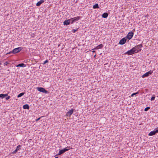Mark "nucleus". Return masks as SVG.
<instances>
[{
    "instance_id": "nucleus-1",
    "label": "nucleus",
    "mask_w": 158,
    "mask_h": 158,
    "mask_svg": "<svg viewBox=\"0 0 158 158\" xmlns=\"http://www.w3.org/2000/svg\"><path fill=\"white\" fill-rule=\"evenodd\" d=\"M22 49V48L21 47H19L18 48H15L13 50L12 52L11 51L7 53L6 54H8L11 53H13L14 54L16 53L19 52Z\"/></svg>"
},
{
    "instance_id": "nucleus-2",
    "label": "nucleus",
    "mask_w": 158,
    "mask_h": 158,
    "mask_svg": "<svg viewBox=\"0 0 158 158\" xmlns=\"http://www.w3.org/2000/svg\"><path fill=\"white\" fill-rule=\"evenodd\" d=\"M142 47V44H140L139 45H138L135 46V47H133V48H134V50H136L135 53H137L139 51H140L141 50V49L140 48Z\"/></svg>"
},
{
    "instance_id": "nucleus-3",
    "label": "nucleus",
    "mask_w": 158,
    "mask_h": 158,
    "mask_svg": "<svg viewBox=\"0 0 158 158\" xmlns=\"http://www.w3.org/2000/svg\"><path fill=\"white\" fill-rule=\"evenodd\" d=\"M135 52L136 50H134V48H132L130 50L127 51L126 53H125V54H127L128 55H130L133 54L134 53H136Z\"/></svg>"
},
{
    "instance_id": "nucleus-4",
    "label": "nucleus",
    "mask_w": 158,
    "mask_h": 158,
    "mask_svg": "<svg viewBox=\"0 0 158 158\" xmlns=\"http://www.w3.org/2000/svg\"><path fill=\"white\" fill-rule=\"evenodd\" d=\"M37 90L40 92L44 93L45 94L48 93L47 90H45L44 88L42 87H38Z\"/></svg>"
},
{
    "instance_id": "nucleus-5",
    "label": "nucleus",
    "mask_w": 158,
    "mask_h": 158,
    "mask_svg": "<svg viewBox=\"0 0 158 158\" xmlns=\"http://www.w3.org/2000/svg\"><path fill=\"white\" fill-rule=\"evenodd\" d=\"M133 33L132 31L128 33L126 37L128 40H130L133 37Z\"/></svg>"
},
{
    "instance_id": "nucleus-6",
    "label": "nucleus",
    "mask_w": 158,
    "mask_h": 158,
    "mask_svg": "<svg viewBox=\"0 0 158 158\" xmlns=\"http://www.w3.org/2000/svg\"><path fill=\"white\" fill-rule=\"evenodd\" d=\"M69 150L68 149H67L66 148H64L63 149L60 150L59 151L58 153V155H60L64 153L65 152L68 151Z\"/></svg>"
},
{
    "instance_id": "nucleus-7",
    "label": "nucleus",
    "mask_w": 158,
    "mask_h": 158,
    "mask_svg": "<svg viewBox=\"0 0 158 158\" xmlns=\"http://www.w3.org/2000/svg\"><path fill=\"white\" fill-rule=\"evenodd\" d=\"M152 72H153L152 71L150 70V71L147 72L146 73L143 75L142 77L143 78L147 77L150 74H151L152 73Z\"/></svg>"
},
{
    "instance_id": "nucleus-8",
    "label": "nucleus",
    "mask_w": 158,
    "mask_h": 158,
    "mask_svg": "<svg viewBox=\"0 0 158 158\" xmlns=\"http://www.w3.org/2000/svg\"><path fill=\"white\" fill-rule=\"evenodd\" d=\"M127 39L125 38L122 39L119 42V44L121 45L124 44L126 42Z\"/></svg>"
},
{
    "instance_id": "nucleus-9",
    "label": "nucleus",
    "mask_w": 158,
    "mask_h": 158,
    "mask_svg": "<svg viewBox=\"0 0 158 158\" xmlns=\"http://www.w3.org/2000/svg\"><path fill=\"white\" fill-rule=\"evenodd\" d=\"M73 109H72L70 110H69L68 112L66 114V115L68 117H70L71 115L73 114Z\"/></svg>"
},
{
    "instance_id": "nucleus-10",
    "label": "nucleus",
    "mask_w": 158,
    "mask_h": 158,
    "mask_svg": "<svg viewBox=\"0 0 158 158\" xmlns=\"http://www.w3.org/2000/svg\"><path fill=\"white\" fill-rule=\"evenodd\" d=\"M44 2V0H41L40 1L38 2L36 4V6H39L40 5L43 3Z\"/></svg>"
},
{
    "instance_id": "nucleus-11",
    "label": "nucleus",
    "mask_w": 158,
    "mask_h": 158,
    "mask_svg": "<svg viewBox=\"0 0 158 158\" xmlns=\"http://www.w3.org/2000/svg\"><path fill=\"white\" fill-rule=\"evenodd\" d=\"M70 23L69 20V19L65 20L64 22V25H69Z\"/></svg>"
},
{
    "instance_id": "nucleus-12",
    "label": "nucleus",
    "mask_w": 158,
    "mask_h": 158,
    "mask_svg": "<svg viewBox=\"0 0 158 158\" xmlns=\"http://www.w3.org/2000/svg\"><path fill=\"white\" fill-rule=\"evenodd\" d=\"M26 65L23 63H21L19 64L16 66L17 67H26Z\"/></svg>"
},
{
    "instance_id": "nucleus-13",
    "label": "nucleus",
    "mask_w": 158,
    "mask_h": 158,
    "mask_svg": "<svg viewBox=\"0 0 158 158\" xmlns=\"http://www.w3.org/2000/svg\"><path fill=\"white\" fill-rule=\"evenodd\" d=\"M103 46V45H102V44H101L99 45H98V46H97L94 49H99V48H102Z\"/></svg>"
},
{
    "instance_id": "nucleus-14",
    "label": "nucleus",
    "mask_w": 158,
    "mask_h": 158,
    "mask_svg": "<svg viewBox=\"0 0 158 158\" xmlns=\"http://www.w3.org/2000/svg\"><path fill=\"white\" fill-rule=\"evenodd\" d=\"M80 17L77 16L73 18V19L74 22H76L78 20L80 19Z\"/></svg>"
},
{
    "instance_id": "nucleus-15",
    "label": "nucleus",
    "mask_w": 158,
    "mask_h": 158,
    "mask_svg": "<svg viewBox=\"0 0 158 158\" xmlns=\"http://www.w3.org/2000/svg\"><path fill=\"white\" fill-rule=\"evenodd\" d=\"M108 16V14L107 13H104L102 15V17L104 18H106Z\"/></svg>"
},
{
    "instance_id": "nucleus-16",
    "label": "nucleus",
    "mask_w": 158,
    "mask_h": 158,
    "mask_svg": "<svg viewBox=\"0 0 158 158\" xmlns=\"http://www.w3.org/2000/svg\"><path fill=\"white\" fill-rule=\"evenodd\" d=\"M8 95L7 94H0V98H5Z\"/></svg>"
},
{
    "instance_id": "nucleus-17",
    "label": "nucleus",
    "mask_w": 158,
    "mask_h": 158,
    "mask_svg": "<svg viewBox=\"0 0 158 158\" xmlns=\"http://www.w3.org/2000/svg\"><path fill=\"white\" fill-rule=\"evenodd\" d=\"M156 134L155 131H151L149 134L148 135L149 136H152Z\"/></svg>"
},
{
    "instance_id": "nucleus-18",
    "label": "nucleus",
    "mask_w": 158,
    "mask_h": 158,
    "mask_svg": "<svg viewBox=\"0 0 158 158\" xmlns=\"http://www.w3.org/2000/svg\"><path fill=\"white\" fill-rule=\"evenodd\" d=\"M23 108L24 109H29V106L27 104H25L23 106Z\"/></svg>"
},
{
    "instance_id": "nucleus-19",
    "label": "nucleus",
    "mask_w": 158,
    "mask_h": 158,
    "mask_svg": "<svg viewBox=\"0 0 158 158\" xmlns=\"http://www.w3.org/2000/svg\"><path fill=\"white\" fill-rule=\"evenodd\" d=\"M99 7L98 6V4H96L93 6V8L94 9L98 8Z\"/></svg>"
},
{
    "instance_id": "nucleus-20",
    "label": "nucleus",
    "mask_w": 158,
    "mask_h": 158,
    "mask_svg": "<svg viewBox=\"0 0 158 158\" xmlns=\"http://www.w3.org/2000/svg\"><path fill=\"white\" fill-rule=\"evenodd\" d=\"M69 20L70 23L71 24H73L74 22V21L73 18L70 19H69Z\"/></svg>"
},
{
    "instance_id": "nucleus-21",
    "label": "nucleus",
    "mask_w": 158,
    "mask_h": 158,
    "mask_svg": "<svg viewBox=\"0 0 158 158\" xmlns=\"http://www.w3.org/2000/svg\"><path fill=\"white\" fill-rule=\"evenodd\" d=\"M24 94V93H22L20 94H19L17 96V97L18 98L20 97H21Z\"/></svg>"
},
{
    "instance_id": "nucleus-22",
    "label": "nucleus",
    "mask_w": 158,
    "mask_h": 158,
    "mask_svg": "<svg viewBox=\"0 0 158 158\" xmlns=\"http://www.w3.org/2000/svg\"><path fill=\"white\" fill-rule=\"evenodd\" d=\"M21 146L20 145H19L17 147L16 149H17V150L18 151V150H19V149H21Z\"/></svg>"
},
{
    "instance_id": "nucleus-23",
    "label": "nucleus",
    "mask_w": 158,
    "mask_h": 158,
    "mask_svg": "<svg viewBox=\"0 0 158 158\" xmlns=\"http://www.w3.org/2000/svg\"><path fill=\"white\" fill-rule=\"evenodd\" d=\"M155 95H153L152 96V97L151 98V101L155 99Z\"/></svg>"
},
{
    "instance_id": "nucleus-24",
    "label": "nucleus",
    "mask_w": 158,
    "mask_h": 158,
    "mask_svg": "<svg viewBox=\"0 0 158 158\" xmlns=\"http://www.w3.org/2000/svg\"><path fill=\"white\" fill-rule=\"evenodd\" d=\"M150 108L149 107H147L144 109V111H148L149 109H150Z\"/></svg>"
},
{
    "instance_id": "nucleus-25",
    "label": "nucleus",
    "mask_w": 158,
    "mask_h": 158,
    "mask_svg": "<svg viewBox=\"0 0 158 158\" xmlns=\"http://www.w3.org/2000/svg\"><path fill=\"white\" fill-rule=\"evenodd\" d=\"M48 62V60H46L45 61L44 63H43V64H46V63Z\"/></svg>"
},
{
    "instance_id": "nucleus-26",
    "label": "nucleus",
    "mask_w": 158,
    "mask_h": 158,
    "mask_svg": "<svg viewBox=\"0 0 158 158\" xmlns=\"http://www.w3.org/2000/svg\"><path fill=\"white\" fill-rule=\"evenodd\" d=\"M77 29H73V31H72V32L73 33H74V32H75L77 31Z\"/></svg>"
},
{
    "instance_id": "nucleus-27",
    "label": "nucleus",
    "mask_w": 158,
    "mask_h": 158,
    "mask_svg": "<svg viewBox=\"0 0 158 158\" xmlns=\"http://www.w3.org/2000/svg\"><path fill=\"white\" fill-rule=\"evenodd\" d=\"M156 133H157L158 132V128H157L156 129L154 130Z\"/></svg>"
},
{
    "instance_id": "nucleus-28",
    "label": "nucleus",
    "mask_w": 158,
    "mask_h": 158,
    "mask_svg": "<svg viewBox=\"0 0 158 158\" xmlns=\"http://www.w3.org/2000/svg\"><path fill=\"white\" fill-rule=\"evenodd\" d=\"M10 98V96H8L6 98V100H7L9 99Z\"/></svg>"
},
{
    "instance_id": "nucleus-29",
    "label": "nucleus",
    "mask_w": 158,
    "mask_h": 158,
    "mask_svg": "<svg viewBox=\"0 0 158 158\" xmlns=\"http://www.w3.org/2000/svg\"><path fill=\"white\" fill-rule=\"evenodd\" d=\"M138 93H133V94H131V96H133L134 95H135L136 94H138Z\"/></svg>"
},
{
    "instance_id": "nucleus-30",
    "label": "nucleus",
    "mask_w": 158,
    "mask_h": 158,
    "mask_svg": "<svg viewBox=\"0 0 158 158\" xmlns=\"http://www.w3.org/2000/svg\"><path fill=\"white\" fill-rule=\"evenodd\" d=\"M18 150H17L16 149L14 152H13V153H15L16 152H17Z\"/></svg>"
},
{
    "instance_id": "nucleus-31",
    "label": "nucleus",
    "mask_w": 158,
    "mask_h": 158,
    "mask_svg": "<svg viewBox=\"0 0 158 158\" xmlns=\"http://www.w3.org/2000/svg\"><path fill=\"white\" fill-rule=\"evenodd\" d=\"M8 64V62L7 61H6L4 63V64L7 65Z\"/></svg>"
},
{
    "instance_id": "nucleus-32",
    "label": "nucleus",
    "mask_w": 158,
    "mask_h": 158,
    "mask_svg": "<svg viewBox=\"0 0 158 158\" xmlns=\"http://www.w3.org/2000/svg\"><path fill=\"white\" fill-rule=\"evenodd\" d=\"M40 119V117L36 120V121H37L39 120Z\"/></svg>"
},
{
    "instance_id": "nucleus-33",
    "label": "nucleus",
    "mask_w": 158,
    "mask_h": 158,
    "mask_svg": "<svg viewBox=\"0 0 158 158\" xmlns=\"http://www.w3.org/2000/svg\"><path fill=\"white\" fill-rule=\"evenodd\" d=\"M55 158H58V157L56 156V157Z\"/></svg>"
},
{
    "instance_id": "nucleus-34",
    "label": "nucleus",
    "mask_w": 158,
    "mask_h": 158,
    "mask_svg": "<svg viewBox=\"0 0 158 158\" xmlns=\"http://www.w3.org/2000/svg\"><path fill=\"white\" fill-rule=\"evenodd\" d=\"M95 52V51H92V52Z\"/></svg>"
}]
</instances>
